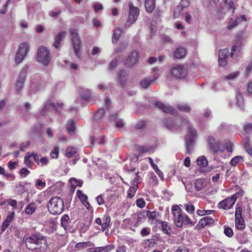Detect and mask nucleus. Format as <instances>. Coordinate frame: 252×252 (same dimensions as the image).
Returning <instances> with one entry per match:
<instances>
[{"mask_svg":"<svg viewBox=\"0 0 252 252\" xmlns=\"http://www.w3.org/2000/svg\"><path fill=\"white\" fill-rule=\"evenodd\" d=\"M198 165L201 167H205L208 164L207 159L204 157H199L196 160Z\"/></svg>","mask_w":252,"mask_h":252,"instance_id":"nucleus-34","label":"nucleus"},{"mask_svg":"<svg viewBox=\"0 0 252 252\" xmlns=\"http://www.w3.org/2000/svg\"><path fill=\"white\" fill-rule=\"evenodd\" d=\"M45 182L42 181L41 180L38 179L36 181V183L35 184V186L37 188H43L45 186Z\"/></svg>","mask_w":252,"mask_h":252,"instance_id":"nucleus-63","label":"nucleus"},{"mask_svg":"<svg viewBox=\"0 0 252 252\" xmlns=\"http://www.w3.org/2000/svg\"><path fill=\"white\" fill-rule=\"evenodd\" d=\"M69 220V217L66 214L64 215L61 218V225L64 229H66L68 225Z\"/></svg>","mask_w":252,"mask_h":252,"instance_id":"nucleus-40","label":"nucleus"},{"mask_svg":"<svg viewBox=\"0 0 252 252\" xmlns=\"http://www.w3.org/2000/svg\"><path fill=\"white\" fill-rule=\"evenodd\" d=\"M159 223L161 225L160 226L162 232L168 235H170L172 232V230L169 225L168 223L166 221H161Z\"/></svg>","mask_w":252,"mask_h":252,"instance_id":"nucleus-20","label":"nucleus"},{"mask_svg":"<svg viewBox=\"0 0 252 252\" xmlns=\"http://www.w3.org/2000/svg\"><path fill=\"white\" fill-rule=\"evenodd\" d=\"M139 55L136 50H133L130 52L125 61V64L127 67H130L136 64L139 60Z\"/></svg>","mask_w":252,"mask_h":252,"instance_id":"nucleus-16","label":"nucleus"},{"mask_svg":"<svg viewBox=\"0 0 252 252\" xmlns=\"http://www.w3.org/2000/svg\"><path fill=\"white\" fill-rule=\"evenodd\" d=\"M31 144L30 141H27L26 142H23L20 145V151L22 152H24L25 150V149L29 147Z\"/></svg>","mask_w":252,"mask_h":252,"instance_id":"nucleus-56","label":"nucleus"},{"mask_svg":"<svg viewBox=\"0 0 252 252\" xmlns=\"http://www.w3.org/2000/svg\"><path fill=\"white\" fill-rule=\"evenodd\" d=\"M194 187L196 190L200 191L204 187V182L201 179H197L194 183Z\"/></svg>","mask_w":252,"mask_h":252,"instance_id":"nucleus-37","label":"nucleus"},{"mask_svg":"<svg viewBox=\"0 0 252 252\" xmlns=\"http://www.w3.org/2000/svg\"><path fill=\"white\" fill-rule=\"evenodd\" d=\"M214 222V220L213 219L208 217H205L200 220L199 225L200 226L203 227L207 225L213 224Z\"/></svg>","mask_w":252,"mask_h":252,"instance_id":"nucleus-24","label":"nucleus"},{"mask_svg":"<svg viewBox=\"0 0 252 252\" xmlns=\"http://www.w3.org/2000/svg\"><path fill=\"white\" fill-rule=\"evenodd\" d=\"M240 22V17H235V18H230L229 20V22L228 23V25L227 26V28L228 30H231L234 27H235Z\"/></svg>","mask_w":252,"mask_h":252,"instance_id":"nucleus-27","label":"nucleus"},{"mask_svg":"<svg viewBox=\"0 0 252 252\" xmlns=\"http://www.w3.org/2000/svg\"><path fill=\"white\" fill-rule=\"evenodd\" d=\"M244 147L247 152L250 155H252V147L249 142V140H248L245 144Z\"/></svg>","mask_w":252,"mask_h":252,"instance_id":"nucleus-54","label":"nucleus"},{"mask_svg":"<svg viewBox=\"0 0 252 252\" xmlns=\"http://www.w3.org/2000/svg\"><path fill=\"white\" fill-rule=\"evenodd\" d=\"M49 212L54 215L61 214L64 210L63 199L58 196L52 197L47 205Z\"/></svg>","mask_w":252,"mask_h":252,"instance_id":"nucleus-2","label":"nucleus"},{"mask_svg":"<svg viewBox=\"0 0 252 252\" xmlns=\"http://www.w3.org/2000/svg\"><path fill=\"white\" fill-rule=\"evenodd\" d=\"M30 173V171L26 168H23L20 171V174L23 177H26Z\"/></svg>","mask_w":252,"mask_h":252,"instance_id":"nucleus-62","label":"nucleus"},{"mask_svg":"<svg viewBox=\"0 0 252 252\" xmlns=\"http://www.w3.org/2000/svg\"><path fill=\"white\" fill-rule=\"evenodd\" d=\"M157 78L158 77H145L140 81V85L142 88L147 89L155 82Z\"/></svg>","mask_w":252,"mask_h":252,"instance_id":"nucleus-17","label":"nucleus"},{"mask_svg":"<svg viewBox=\"0 0 252 252\" xmlns=\"http://www.w3.org/2000/svg\"><path fill=\"white\" fill-rule=\"evenodd\" d=\"M77 149L72 146H68L66 150L65 155L69 158H70L73 156V155L76 153Z\"/></svg>","mask_w":252,"mask_h":252,"instance_id":"nucleus-36","label":"nucleus"},{"mask_svg":"<svg viewBox=\"0 0 252 252\" xmlns=\"http://www.w3.org/2000/svg\"><path fill=\"white\" fill-rule=\"evenodd\" d=\"M242 159V157L236 156L233 158L230 161V163L233 166H235Z\"/></svg>","mask_w":252,"mask_h":252,"instance_id":"nucleus-52","label":"nucleus"},{"mask_svg":"<svg viewBox=\"0 0 252 252\" xmlns=\"http://www.w3.org/2000/svg\"><path fill=\"white\" fill-rule=\"evenodd\" d=\"M241 45L242 42L239 39L236 44L233 45L231 50V53H230V56L231 57L233 56L234 53L237 51L239 52L240 51Z\"/></svg>","mask_w":252,"mask_h":252,"instance_id":"nucleus-32","label":"nucleus"},{"mask_svg":"<svg viewBox=\"0 0 252 252\" xmlns=\"http://www.w3.org/2000/svg\"><path fill=\"white\" fill-rule=\"evenodd\" d=\"M177 108L181 111L185 112H189L191 110L190 107L187 104H178L177 106Z\"/></svg>","mask_w":252,"mask_h":252,"instance_id":"nucleus-50","label":"nucleus"},{"mask_svg":"<svg viewBox=\"0 0 252 252\" xmlns=\"http://www.w3.org/2000/svg\"><path fill=\"white\" fill-rule=\"evenodd\" d=\"M170 74L176 79H182L187 75L188 70L184 65L176 64L171 68Z\"/></svg>","mask_w":252,"mask_h":252,"instance_id":"nucleus-4","label":"nucleus"},{"mask_svg":"<svg viewBox=\"0 0 252 252\" xmlns=\"http://www.w3.org/2000/svg\"><path fill=\"white\" fill-rule=\"evenodd\" d=\"M88 242H85L78 243L75 245V249H76L78 250H82V249H84L85 248H86L87 247H88Z\"/></svg>","mask_w":252,"mask_h":252,"instance_id":"nucleus-55","label":"nucleus"},{"mask_svg":"<svg viewBox=\"0 0 252 252\" xmlns=\"http://www.w3.org/2000/svg\"><path fill=\"white\" fill-rule=\"evenodd\" d=\"M11 0H7L6 2L4 4H3L2 7L0 9V13L2 14H4L6 13L7 9L8 4L10 3Z\"/></svg>","mask_w":252,"mask_h":252,"instance_id":"nucleus-57","label":"nucleus"},{"mask_svg":"<svg viewBox=\"0 0 252 252\" xmlns=\"http://www.w3.org/2000/svg\"><path fill=\"white\" fill-rule=\"evenodd\" d=\"M242 207L241 205L237 204L236 205V211L235 217L236 218H242Z\"/></svg>","mask_w":252,"mask_h":252,"instance_id":"nucleus-42","label":"nucleus"},{"mask_svg":"<svg viewBox=\"0 0 252 252\" xmlns=\"http://www.w3.org/2000/svg\"><path fill=\"white\" fill-rule=\"evenodd\" d=\"M103 222L102 224V231L105 230L110 225L111 218L108 215H105L103 217Z\"/></svg>","mask_w":252,"mask_h":252,"instance_id":"nucleus-26","label":"nucleus"},{"mask_svg":"<svg viewBox=\"0 0 252 252\" xmlns=\"http://www.w3.org/2000/svg\"><path fill=\"white\" fill-rule=\"evenodd\" d=\"M93 7L94 8V10L95 12H97L99 10H101L103 9V7L102 5L99 3V2H96L95 3L94 6Z\"/></svg>","mask_w":252,"mask_h":252,"instance_id":"nucleus-60","label":"nucleus"},{"mask_svg":"<svg viewBox=\"0 0 252 252\" xmlns=\"http://www.w3.org/2000/svg\"><path fill=\"white\" fill-rule=\"evenodd\" d=\"M229 54V50L228 49H224L220 51L219 54V59H228Z\"/></svg>","mask_w":252,"mask_h":252,"instance_id":"nucleus-41","label":"nucleus"},{"mask_svg":"<svg viewBox=\"0 0 252 252\" xmlns=\"http://www.w3.org/2000/svg\"><path fill=\"white\" fill-rule=\"evenodd\" d=\"M148 101L152 104H153L155 106H157L161 109L164 112L173 114L175 112V109L172 106L164 104L163 103L160 101H155L152 98H150L148 100Z\"/></svg>","mask_w":252,"mask_h":252,"instance_id":"nucleus-15","label":"nucleus"},{"mask_svg":"<svg viewBox=\"0 0 252 252\" xmlns=\"http://www.w3.org/2000/svg\"><path fill=\"white\" fill-rule=\"evenodd\" d=\"M182 15H185V20L186 22L189 24L191 23L192 17L189 12L186 11L185 13H183Z\"/></svg>","mask_w":252,"mask_h":252,"instance_id":"nucleus-59","label":"nucleus"},{"mask_svg":"<svg viewBox=\"0 0 252 252\" xmlns=\"http://www.w3.org/2000/svg\"><path fill=\"white\" fill-rule=\"evenodd\" d=\"M63 104V103L52 102L50 100L46 101L44 104V107L41 109L40 113L42 116L45 115L47 112L50 109H56L59 111V109H62Z\"/></svg>","mask_w":252,"mask_h":252,"instance_id":"nucleus-13","label":"nucleus"},{"mask_svg":"<svg viewBox=\"0 0 252 252\" xmlns=\"http://www.w3.org/2000/svg\"><path fill=\"white\" fill-rule=\"evenodd\" d=\"M59 154V149L56 147L51 152L50 156L53 158H57Z\"/></svg>","mask_w":252,"mask_h":252,"instance_id":"nucleus-51","label":"nucleus"},{"mask_svg":"<svg viewBox=\"0 0 252 252\" xmlns=\"http://www.w3.org/2000/svg\"><path fill=\"white\" fill-rule=\"evenodd\" d=\"M41 78H33L31 83V87L35 89V90H39L41 88V84L40 83Z\"/></svg>","mask_w":252,"mask_h":252,"instance_id":"nucleus-30","label":"nucleus"},{"mask_svg":"<svg viewBox=\"0 0 252 252\" xmlns=\"http://www.w3.org/2000/svg\"><path fill=\"white\" fill-rule=\"evenodd\" d=\"M118 80L119 82L122 85H124L126 82V73L125 70H122L119 72Z\"/></svg>","mask_w":252,"mask_h":252,"instance_id":"nucleus-29","label":"nucleus"},{"mask_svg":"<svg viewBox=\"0 0 252 252\" xmlns=\"http://www.w3.org/2000/svg\"><path fill=\"white\" fill-rule=\"evenodd\" d=\"M244 130L246 133L250 132L252 130V124L248 123L244 126Z\"/></svg>","mask_w":252,"mask_h":252,"instance_id":"nucleus-64","label":"nucleus"},{"mask_svg":"<svg viewBox=\"0 0 252 252\" xmlns=\"http://www.w3.org/2000/svg\"><path fill=\"white\" fill-rule=\"evenodd\" d=\"M239 195V193L234 194L231 197H227L219 202L218 207L224 210L231 208L234 204Z\"/></svg>","mask_w":252,"mask_h":252,"instance_id":"nucleus-10","label":"nucleus"},{"mask_svg":"<svg viewBox=\"0 0 252 252\" xmlns=\"http://www.w3.org/2000/svg\"><path fill=\"white\" fill-rule=\"evenodd\" d=\"M147 211H145L138 214L136 223L141 222L147 217Z\"/></svg>","mask_w":252,"mask_h":252,"instance_id":"nucleus-46","label":"nucleus"},{"mask_svg":"<svg viewBox=\"0 0 252 252\" xmlns=\"http://www.w3.org/2000/svg\"><path fill=\"white\" fill-rule=\"evenodd\" d=\"M239 73V72H238V71L231 73L225 76V78L227 79L233 80L237 76H238Z\"/></svg>","mask_w":252,"mask_h":252,"instance_id":"nucleus-61","label":"nucleus"},{"mask_svg":"<svg viewBox=\"0 0 252 252\" xmlns=\"http://www.w3.org/2000/svg\"><path fill=\"white\" fill-rule=\"evenodd\" d=\"M91 94V90L87 89H82L80 92L81 96L85 100H88L90 97Z\"/></svg>","mask_w":252,"mask_h":252,"instance_id":"nucleus-35","label":"nucleus"},{"mask_svg":"<svg viewBox=\"0 0 252 252\" xmlns=\"http://www.w3.org/2000/svg\"><path fill=\"white\" fill-rule=\"evenodd\" d=\"M66 35L65 31H60L55 37L53 46L56 49L59 47L60 42L64 38Z\"/></svg>","mask_w":252,"mask_h":252,"instance_id":"nucleus-18","label":"nucleus"},{"mask_svg":"<svg viewBox=\"0 0 252 252\" xmlns=\"http://www.w3.org/2000/svg\"><path fill=\"white\" fill-rule=\"evenodd\" d=\"M187 53L186 50L185 48L179 47L176 49L174 53V56L176 58L181 59L184 58Z\"/></svg>","mask_w":252,"mask_h":252,"instance_id":"nucleus-21","label":"nucleus"},{"mask_svg":"<svg viewBox=\"0 0 252 252\" xmlns=\"http://www.w3.org/2000/svg\"><path fill=\"white\" fill-rule=\"evenodd\" d=\"M189 5V0H181L179 4L174 8V18H178L181 15L183 14L184 10L187 8Z\"/></svg>","mask_w":252,"mask_h":252,"instance_id":"nucleus-12","label":"nucleus"},{"mask_svg":"<svg viewBox=\"0 0 252 252\" xmlns=\"http://www.w3.org/2000/svg\"><path fill=\"white\" fill-rule=\"evenodd\" d=\"M214 211L213 210H198L196 212L197 214L199 216H204L206 214H211Z\"/></svg>","mask_w":252,"mask_h":252,"instance_id":"nucleus-58","label":"nucleus"},{"mask_svg":"<svg viewBox=\"0 0 252 252\" xmlns=\"http://www.w3.org/2000/svg\"><path fill=\"white\" fill-rule=\"evenodd\" d=\"M105 113V110L103 108H99L95 113V118L97 120L101 119Z\"/></svg>","mask_w":252,"mask_h":252,"instance_id":"nucleus-47","label":"nucleus"},{"mask_svg":"<svg viewBox=\"0 0 252 252\" xmlns=\"http://www.w3.org/2000/svg\"><path fill=\"white\" fill-rule=\"evenodd\" d=\"M183 220L184 224H190L191 226L194 225V223H193L190 219L189 217V216L185 213H183Z\"/></svg>","mask_w":252,"mask_h":252,"instance_id":"nucleus-48","label":"nucleus"},{"mask_svg":"<svg viewBox=\"0 0 252 252\" xmlns=\"http://www.w3.org/2000/svg\"><path fill=\"white\" fill-rule=\"evenodd\" d=\"M172 213L173 216L174 222L176 226L182 227L184 224V217L181 209L178 206L175 205L172 208Z\"/></svg>","mask_w":252,"mask_h":252,"instance_id":"nucleus-7","label":"nucleus"},{"mask_svg":"<svg viewBox=\"0 0 252 252\" xmlns=\"http://www.w3.org/2000/svg\"><path fill=\"white\" fill-rule=\"evenodd\" d=\"M66 128L69 134L74 133L75 129V121L73 120H70L68 121L66 125Z\"/></svg>","mask_w":252,"mask_h":252,"instance_id":"nucleus-28","label":"nucleus"},{"mask_svg":"<svg viewBox=\"0 0 252 252\" xmlns=\"http://www.w3.org/2000/svg\"><path fill=\"white\" fill-rule=\"evenodd\" d=\"M72 37V42L73 45L74 51L77 56H79V50L81 46V41L79 38L77 31L75 29L70 30Z\"/></svg>","mask_w":252,"mask_h":252,"instance_id":"nucleus-9","label":"nucleus"},{"mask_svg":"<svg viewBox=\"0 0 252 252\" xmlns=\"http://www.w3.org/2000/svg\"><path fill=\"white\" fill-rule=\"evenodd\" d=\"M224 233L228 237H232L233 235L232 229L227 225L224 226Z\"/></svg>","mask_w":252,"mask_h":252,"instance_id":"nucleus-44","label":"nucleus"},{"mask_svg":"<svg viewBox=\"0 0 252 252\" xmlns=\"http://www.w3.org/2000/svg\"><path fill=\"white\" fill-rule=\"evenodd\" d=\"M235 224L236 227L239 230H243L245 227V222L242 218H236Z\"/></svg>","mask_w":252,"mask_h":252,"instance_id":"nucleus-31","label":"nucleus"},{"mask_svg":"<svg viewBox=\"0 0 252 252\" xmlns=\"http://www.w3.org/2000/svg\"><path fill=\"white\" fill-rule=\"evenodd\" d=\"M14 215V212H13L11 213L10 214L6 217L5 220L3 222L1 229L2 232H4L10 225L12 220L13 219Z\"/></svg>","mask_w":252,"mask_h":252,"instance_id":"nucleus-19","label":"nucleus"},{"mask_svg":"<svg viewBox=\"0 0 252 252\" xmlns=\"http://www.w3.org/2000/svg\"><path fill=\"white\" fill-rule=\"evenodd\" d=\"M115 248L114 245H109L106 247H98L100 252H109L114 249Z\"/></svg>","mask_w":252,"mask_h":252,"instance_id":"nucleus-45","label":"nucleus"},{"mask_svg":"<svg viewBox=\"0 0 252 252\" xmlns=\"http://www.w3.org/2000/svg\"><path fill=\"white\" fill-rule=\"evenodd\" d=\"M121 36V29L116 28L114 29L112 37V42L113 44H116Z\"/></svg>","mask_w":252,"mask_h":252,"instance_id":"nucleus-25","label":"nucleus"},{"mask_svg":"<svg viewBox=\"0 0 252 252\" xmlns=\"http://www.w3.org/2000/svg\"><path fill=\"white\" fill-rule=\"evenodd\" d=\"M147 217L152 220V222L159 216V213L157 211H147Z\"/></svg>","mask_w":252,"mask_h":252,"instance_id":"nucleus-38","label":"nucleus"},{"mask_svg":"<svg viewBox=\"0 0 252 252\" xmlns=\"http://www.w3.org/2000/svg\"><path fill=\"white\" fill-rule=\"evenodd\" d=\"M37 61L44 64L47 65L50 62V57L49 50L44 46L39 47L36 57Z\"/></svg>","mask_w":252,"mask_h":252,"instance_id":"nucleus-6","label":"nucleus"},{"mask_svg":"<svg viewBox=\"0 0 252 252\" xmlns=\"http://www.w3.org/2000/svg\"><path fill=\"white\" fill-rule=\"evenodd\" d=\"M145 5L147 11L152 12L156 6L155 0H145Z\"/></svg>","mask_w":252,"mask_h":252,"instance_id":"nucleus-22","label":"nucleus"},{"mask_svg":"<svg viewBox=\"0 0 252 252\" xmlns=\"http://www.w3.org/2000/svg\"><path fill=\"white\" fill-rule=\"evenodd\" d=\"M28 68L29 67L28 65H25L18 76L16 83V89L17 92H19L24 86V83L27 78Z\"/></svg>","mask_w":252,"mask_h":252,"instance_id":"nucleus-8","label":"nucleus"},{"mask_svg":"<svg viewBox=\"0 0 252 252\" xmlns=\"http://www.w3.org/2000/svg\"><path fill=\"white\" fill-rule=\"evenodd\" d=\"M152 150V147L147 146H140L138 147L137 151L140 153H148Z\"/></svg>","mask_w":252,"mask_h":252,"instance_id":"nucleus-43","label":"nucleus"},{"mask_svg":"<svg viewBox=\"0 0 252 252\" xmlns=\"http://www.w3.org/2000/svg\"><path fill=\"white\" fill-rule=\"evenodd\" d=\"M29 51V44L27 42H23L20 44L18 51L15 57V62L17 63H21V59H19V56L25 57Z\"/></svg>","mask_w":252,"mask_h":252,"instance_id":"nucleus-14","label":"nucleus"},{"mask_svg":"<svg viewBox=\"0 0 252 252\" xmlns=\"http://www.w3.org/2000/svg\"><path fill=\"white\" fill-rule=\"evenodd\" d=\"M42 240H44V237L40 233L32 234L31 236L27 237L25 240L26 247L29 250H34L36 248L34 245L41 243Z\"/></svg>","mask_w":252,"mask_h":252,"instance_id":"nucleus-3","label":"nucleus"},{"mask_svg":"<svg viewBox=\"0 0 252 252\" xmlns=\"http://www.w3.org/2000/svg\"><path fill=\"white\" fill-rule=\"evenodd\" d=\"M32 157V155L30 154V153H27L25 157L24 162L26 165L31 167L32 166V161L31 160V158Z\"/></svg>","mask_w":252,"mask_h":252,"instance_id":"nucleus-49","label":"nucleus"},{"mask_svg":"<svg viewBox=\"0 0 252 252\" xmlns=\"http://www.w3.org/2000/svg\"><path fill=\"white\" fill-rule=\"evenodd\" d=\"M237 238L241 244H245L248 241L247 234L245 232L239 233L237 235Z\"/></svg>","mask_w":252,"mask_h":252,"instance_id":"nucleus-39","label":"nucleus"},{"mask_svg":"<svg viewBox=\"0 0 252 252\" xmlns=\"http://www.w3.org/2000/svg\"><path fill=\"white\" fill-rule=\"evenodd\" d=\"M166 127L171 130L178 129L180 126H186L189 131V134L185 137V145L187 152L190 154L192 151L193 138L197 135L196 130L192 127L190 122L186 119H179L173 122L171 119H167L164 123Z\"/></svg>","mask_w":252,"mask_h":252,"instance_id":"nucleus-1","label":"nucleus"},{"mask_svg":"<svg viewBox=\"0 0 252 252\" xmlns=\"http://www.w3.org/2000/svg\"><path fill=\"white\" fill-rule=\"evenodd\" d=\"M236 98L237 100V105L241 109H243L244 100L242 94L240 93V91L238 89L236 91Z\"/></svg>","mask_w":252,"mask_h":252,"instance_id":"nucleus-23","label":"nucleus"},{"mask_svg":"<svg viewBox=\"0 0 252 252\" xmlns=\"http://www.w3.org/2000/svg\"><path fill=\"white\" fill-rule=\"evenodd\" d=\"M61 10L59 8H57L54 11H50L49 12V15L51 17L57 18L58 16L61 13Z\"/></svg>","mask_w":252,"mask_h":252,"instance_id":"nucleus-53","label":"nucleus"},{"mask_svg":"<svg viewBox=\"0 0 252 252\" xmlns=\"http://www.w3.org/2000/svg\"><path fill=\"white\" fill-rule=\"evenodd\" d=\"M36 205L35 203H30L25 209V213L27 215H32L35 210Z\"/></svg>","mask_w":252,"mask_h":252,"instance_id":"nucleus-33","label":"nucleus"},{"mask_svg":"<svg viewBox=\"0 0 252 252\" xmlns=\"http://www.w3.org/2000/svg\"><path fill=\"white\" fill-rule=\"evenodd\" d=\"M207 142L208 148L212 153L215 154L220 151L221 142L217 140L213 136L208 137Z\"/></svg>","mask_w":252,"mask_h":252,"instance_id":"nucleus-11","label":"nucleus"},{"mask_svg":"<svg viewBox=\"0 0 252 252\" xmlns=\"http://www.w3.org/2000/svg\"><path fill=\"white\" fill-rule=\"evenodd\" d=\"M139 15V10L138 7L134 6L131 2L129 3V14L127 20L125 24V28L130 27L136 21Z\"/></svg>","mask_w":252,"mask_h":252,"instance_id":"nucleus-5","label":"nucleus"}]
</instances>
